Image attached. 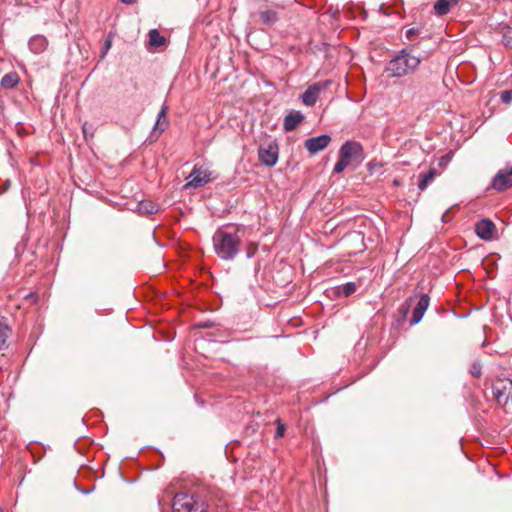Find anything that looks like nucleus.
Segmentation results:
<instances>
[{
    "label": "nucleus",
    "mask_w": 512,
    "mask_h": 512,
    "mask_svg": "<svg viewBox=\"0 0 512 512\" xmlns=\"http://www.w3.org/2000/svg\"><path fill=\"white\" fill-rule=\"evenodd\" d=\"M212 241L214 251L221 259L232 260L239 252L241 237L236 229L231 231L228 228H219L215 231Z\"/></svg>",
    "instance_id": "f257e3e1"
},
{
    "label": "nucleus",
    "mask_w": 512,
    "mask_h": 512,
    "mask_svg": "<svg viewBox=\"0 0 512 512\" xmlns=\"http://www.w3.org/2000/svg\"><path fill=\"white\" fill-rule=\"evenodd\" d=\"M471 374L475 377H479L481 375V367L479 364H473Z\"/></svg>",
    "instance_id": "bb28decb"
},
{
    "label": "nucleus",
    "mask_w": 512,
    "mask_h": 512,
    "mask_svg": "<svg viewBox=\"0 0 512 512\" xmlns=\"http://www.w3.org/2000/svg\"><path fill=\"white\" fill-rule=\"evenodd\" d=\"M330 84L331 81L325 80L310 85L301 96L302 102L307 106L315 105L320 93L324 91Z\"/></svg>",
    "instance_id": "423d86ee"
},
{
    "label": "nucleus",
    "mask_w": 512,
    "mask_h": 512,
    "mask_svg": "<svg viewBox=\"0 0 512 512\" xmlns=\"http://www.w3.org/2000/svg\"><path fill=\"white\" fill-rule=\"evenodd\" d=\"M421 58L404 48L398 51L385 65V73L390 78H401L412 74L420 65Z\"/></svg>",
    "instance_id": "f03ea898"
},
{
    "label": "nucleus",
    "mask_w": 512,
    "mask_h": 512,
    "mask_svg": "<svg viewBox=\"0 0 512 512\" xmlns=\"http://www.w3.org/2000/svg\"><path fill=\"white\" fill-rule=\"evenodd\" d=\"M211 171L203 169L199 166H194L191 173L187 177L185 188H199L211 181Z\"/></svg>",
    "instance_id": "39448f33"
},
{
    "label": "nucleus",
    "mask_w": 512,
    "mask_h": 512,
    "mask_svg": "<svg viewBox=\"0 0 512 512\" xmlns=\"http://www.w3.org/2000/svg\"><path fill=\"white\" fill-rule=\"evenodd\" d=\"M331 142V137L327 134H323L317 137L308 138L304 146L311 153L315 154L324 150Z\"/></svg>",
    "instance_id": "1a4fd4ad"
},
{
    "label": "nucleus",
    "mask_w": 512,
    "mask_h": 512,
    "mask_svg": "<svg viewBox=\"0 0 512 512\" xmlns=\"http://www.w3.org/2000/svg\"><path fill=\"white\" fill-rule=\"evenodd\" d=\"M503 44L512 49V27H507L503 32Z\"/></svg>",
    "instance_id": "412c9836"
},
{
    "label": "nucleus",
    "mask_w": 512,
    "mask_h": 512,
    "mask_svg": "<svg viewBox=\"0 0 512 512\" xmlns=\"http://www.w3.org/2000/svg\"><path fill=\"white\" fill-rule=\"evenodd\" d=\"M111 45H112V40L110 38H107L104 42L101 58H104L106 56L107 52L111 48Z\"/></svg>",
    "instance_id": "393cba45"
},
{
    "label": "nucleus",
    "mask_w": 512,
    "mask_h": 512,
    "mask_svg": "<svg viewBox=\"0 0 512 512\" xmlns=\"http://www.w3.org/2000/svg\"><path fill=\"white\" fill-rule=\"evenodd\" d=\"M167 111H168V107L166 105H163L158 114V119H157L156 125H159L160 122L162 121V119L166 118Z\"/></svg>",
    "instance_id": "b1692460"
},
{
    "label": "nucleus",
    "mask_w": 512,
    "mask_h": 512,
    "mask_svg": "<svg viewBox=\"0 0 512 512\" xmlns=\"http://www.w3.org/2000/svg\"><path fill=\"white\" fill-rule=\"evenodd\" d=\"M258 158L262 164L268 167L274 166L278 160L277 145H261L258 150Z\"/></svg>",
    "instance_id": "0eeeda50"
},
{
    "label": "nucleus",
    "mask_w": 512,
    "mask_h": 512,
    "mask_svg": "<svg viewBox=\"0 0 512 512\" xmlns=\"http://www.w3.org/2000/svg\"><path fill=\"white\" fill-rule=\"evenodd\" d=\"M429 303H430L429 296L427 294H423L420 297L416 307L413 310L412 317H411V320H410V323L412 325L418 324L422 320L425 311L429 307Z\"/></svg>",
    "instance_id": "9b49d317"
},
{
    "label": "nucleus",
    "mask_w": 512,
    "mask_h": 512,
    "mask_svg": "<svg viewBox=\"0 0 512 512\" xmlns=\"http://www.w3.org/2000/svg\"><path fill=\"white\" fill-rule=\"evenodd\" d=\"M440 164H445L444 158H441Z\"/></svg>",
    "instance_id": "7c9ffc66"
},
{
    "label": "nucleus",
    "mask_w": 512,
    "mask_h": 512,
    "mask_svg": "<svg viewBox=\"0 0 512 512\" xmlns=\"http://www.w3.org/2000/svg\"><path fill=\"white\" fill-rule=\"evenodd\" d=\"M496 230L495 224L489 219H482L475 225L477 236L483 240H491Z\"/></svg>",
    "instance_id": "9d476101"
},
{
    "label": "nucleus",
    "mask_w": 512,
    "mask_h": 512,
    "mask_svg": "<svg viewBox=\"0 0 512 512\" xmlns=\"http://www.w3.org/2000/svg\"><path fill=\"white\" fill-rule=\"evenodd\" d=\"M260 20L263 24L271 26L278 21V15L273 10H265L260 12Z\"/></svg>",
    "instance_id": "a211bd4d"
},
{
    "label": "nucleus",
    "mask_w": 512,
    "mask_h": 512,
    "mask_svg": "<svg viewBox=\"0 0 512 512\" xmlns=\"http://www.w3.org/2000/svg\"><path fill=\"white\" fill-rule=\"evenodd\" d=\"M19 81V75L16 72H10L2 77L0 84L5 89H12L18 85Z\"/></svg>",
    "instance_id": "2eb2a0df"
},
{
    "label": "nucleus",
    "mask_w": 512,
    "mask_h": 512,
    "mask_svg": "<svg viewBox=\"0 0 512 512\" xmlns=\"http://www.w3.org/2000/svg\"><path fill=\"white\" fill-rule=\"evenodd\" d=\"M492 187L498 191H503L512 187V166L500 170L492 181Z\"/></svg>",
    "instance_id": "6e6552de"
},
{
    "label": "nucleus",
    "mask_w": 512,
    "mask_h": 512,
    "mask_svg": "<svg viewBox=\"0 0 512 512\" xmlns=\"http://www.w3.org/2000/svg\"><path fill=\"white\" fill-rule=\"evenodd\" d=\"M137 211L143 215L154 214L158 211V206L150 200L140 201L137 205Z\"/></svg>",
    "instance_id": "f3484780"
},
{
    "label": "nucleus",
    "mask_w": 512,
    "mask_h": 512,
    "mask_svg": "<svg viewBox=\"0 0 512 512\" xmlns=\"http://www.w3.org/2000/svg\"><path fill=\"white\" fill-rule=\"evenodd\" d=\"M122 3L131 5L137 2V0H121Z\"/></svg>",
    "instance_id": "c85d7f7f"
},
{
    "label": "nucleus",
    "mask_w": 512,
    "mask_h": 512,
    "mask_svg": "<svg viewBox=\"0 0 512 512\" xmlns=\"http://www.w3.org/2000/svg\"><path fill=\"white\" fill-rule=\"evenodd\" d=\"M48 47V40L43 35H35L29 40V48L35 54L43 53Z\"/></svg>",
    "instance_id": "ddd939ff"
},
{
    "label": "nucleus",
    "mask_w": 512,
    "mask_h": 512,
    "mask_svg": "<svg viewBox=\"0 0 512 512\" xmlns=\"http://www.w3.org/2000/svg\"><path fill=\"white\" fill-rule=\"evenodd\" d=\"M440 164H445L444 158H441Z\"/></svg>",
    "instance_id": "2f4dec72"
},
{
    "label": "nucleus",
    "mask_w": 512,
    "mask_h": 512,
    "mask_svg": "<svg viewBox=\"0 0 512 512\" xmlns=\"http://www.w3.org/2000/svg\"><path fill=\"white\" fill-rule=\"evenodd\" d=\"M419 30L416 29V28H409L407 31H406V37L407 38H412L414 35L418 34Z\"/></svg>",
    "instance_id": "cd10ccee"
},
{
    "label": "nucleus",
    "mask_w": 512,
    "mask_h": 512,
    "mask_svg": "<svg viewBox=\"0 0 512 512\" xmlns=\"http://www.w3.org/2000/svg\"><path fill=\"white\" fill-rule=\"evenodd\" d=\"M277 422H278V426H277L275 437L279 438V437H282L284 435L285 426L279 420Z\"/></svg>",
    "instance_id": "a878e982"
},
{
    "label": "nucleus",
    "mask_w": 512,
    "mask_h": 512,
    "mask_svg": "<svg viewBox=\"0 0 512 512\" xmlns=\"http://www.w3.org/2000/svg\"><path fill=\"white\" fill-rule=\"evenodd\" d=\"M363 160V148L355 141L345 142L339 150V160L336 162L333 171L342 173L347 166L353 163H360Z\"/></svg>",
    "instance_id": "7ed1b4c3"
},
{
    "label": "nucleus",
    "mask_w": 512,
    "mask_h": 512,
    "mask_svg": "<svg viewBox=\"0 0 512 512\" xmlns=\"http://www.w3.org/2000/svg\"><path fill=\"white\" fill-rule=\"evenodd\" d=\"M458 2L459 0H438L434 4L435 14L438 16L446 15L450 11L451 7L456 6Z\"/></svg>",
    "instance_id": "4468645a"
},
{
    "label": "nucleus",
    "mask_w": 512,
    "mask_h": 512,
    "mask_svg": "<svg viewBox=\"0 0 512 512\" xmlns=\"http://www.w3.org/2000/svg\"><path fill=\"white\" fill-rule=\"evenodd\" d=\"M149 44L154 47H160L164 44L165 38L156 29L149 31Z\"/></svg>",
    "instance_id": "6ab92c4d"
},
{
    "label": "nucleus",
    "mask_w": 512,
    "mask_h": 512,
    "mask_svg": "<svg viewBox=\"0 0 512 512\" xmlns=\"http://www.w3.org/2000/svg\"><path fill=\"white\" fill-rule=\"evenodd\" d=\"M437 175V171L435 168H431L427 173L420 175V180L418 183V188L421 191H424L427 186L434 180Z\"/></svg>",
    "instance_id": "dca6fc26"
},
{
    "label": "nucleus",
    "mask_w": 512,
    "mask_h": 512,
    "mask_svg": "<svg viewBox=\"0 0 512 512\" xmlns=\"http://www.w3.org/2000/svg\"><path fill=\"white\" fill-rule=\"evenodd\" d=\"M440 164H445L444 158H441Z\"/></svg>",
    "instance_id": "c756f323"
},
{
    "label": "nucleus",
    "mask_w": 512,
    "mask_h": 512,
    "mask_svg": "<svg viewBox=\"0 0 512 512\" xmlns=\"http://www.w3.org/2000/svg\"><path fill=\"white\" fill-rule=\"evenodd\" d=\"M304 119L303 114L300 111H291L289 112L283 121V128L285 131L290 132L293 131L298 124H300Z\"/></svg>",
    "instance_id": "f8f14e48"
},
{
    "label": "nucleus",
    "mask_w": 512,
    "mask_h": 512,
    "mask_svg": "<svg viewBox=\"0 0 512 512\" xmlns=\"http://www.w3.org/2000/svg\"><path fill=\"white\" fill-rule=\"evenodd\" d=\"M357 287H356V284L353 283V282H348L346 284L343 285L342 287V293L345 295V296H350L351 294H353L355 291H356Z\"/></svg>",
    "instance_id": "4be33fe9"
},
{
    "label": "nucleus",
    "mask_w": 512,
    "mask_h": 512,
    "mask_svg": "<svg viewBox=\"0 0 512 512\" xmlns=\"http://www.w3.org/2000/svg\"><path fill=\"white\" fill-rule=\"evenodd\" d=\"M173 512H205L206 504L199 497L187 493H178L174 496Z\"/></svg>",
    "instance_id": "20e7f679"
},
{
    "label": "nucleus",
    "mask_w": 512,
    "mask_h": 512,
    "mask_svg": "<svg viewBox=\"0 0 512 512\" xmlns=\"http://www.w3.org/2000/svg\"><path fill=\"white\" fill-rule=\"evenodd\" d=\"M9 334V328L0 323V350L6 347V342Z\"/></svg>",
    "instance_id": "aec40b11"
},
{
    "label": "nucleus",
    "mask_w": 512,
    "mask_h": 512,
    "mask_svg": "<svg viewBox=\"0 0 512 512\" xmlns=\"http://www.w3.org/2000/svg\"><path fill=\"white\" fill-rule=\"evenodd\" d=\"M501 101L504 104L512 103V90H505L500 95Z\"/></svg>",
    "instance_id": "5701e85b"
}]
</instances>
